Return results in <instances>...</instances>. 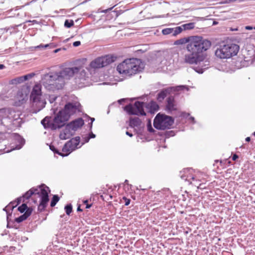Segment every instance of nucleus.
<instances>
[{"label":"nucleus","mask_w":255,"mask_h":255,"mask_svg":"<svg viewBox=\"0 0 255 255\" xmlns=\"http://www.w3.org/2000/svg\"><path fill=\"white\" fill-rule=\"evenodd\" d=\"M211 45V42L200 36H193L187 44L188 53L184 56V62L190 64H197L204 58L203 53Z\"/></svg>","instance_id":"1"},{"label":"nucleus","mask_w":255,"mask_h":255,"mask_svg":"<svg viewBox=\"0 0 255 255\" xmlns=\"http://www.w3.org/2000/svg\"><path fill=\"white\" fill-rule=\"evenodd\" d=\"M144 68V64L138 58H129L120 63L117 70L120 73L126 76L131 77L141 72Z\"/></svg>","instance_id":"2"},{"label":"nucleus","mask_w":255,"mask_h":255,"mask_svg":"<svg viewBox=\"0 0 255 255\" xmlns=\"http://www.w3.org/2000/svg\"><path fill=\"white\" fill-rule=\"evenodd\" d=\"M49 192H50L49 187L43 184L36 187H33L22 196L23 202H24V199H28L32 195H37L40 197V203L38 207V210L42 212L47 207L49 200Z\"/></svg>","instance_id":"3"},{"label":"nucleus","mask_w":255,"mask_h":255,"mask_svg":"<svg viewBox=\"0 0 255 255\" xmlns=\"http://www.w3.org/2000/svg\"><path fill=\"white\" fill-rule=\"evenodd\" d=\"M42 83L47 90L51 92L62 89L65 85V82L60 79L56 72L45 74L42 78Z\"/></svg>","instance_id":"4"},{"label":"nucleus","mask_w":255,"mask_h":255,"mask_svg":"<svg viewBox=\"0 0 255 255\" xmlns=\"http://www.w3.org/2000/svg\"><path fill=\"white\" fill-rule=\"evenodd\" d=\"M239 46L237 44L230 43L221 45L215 51V55L220 59H228L237 54Z\"/></svg>","instance_id":"5"},{"label":"nucleus","mask_w":255,"mask_h":255,"mask_svg":"<svg viewBox=\"0 0 255 255\" xmlns=\"http://www.w3.org/2000/svg\"><path fill=\"white\" fill-rule=\"evenodd\" d=\"M84 124V120L82 118L76 119L68 124L65 128L61 131L59 138L62 140H65L73 136L75 131Z\"/></svg>","instance_id":"6"},{"label":"nucleus","mask_w":255,"mask_h":255,"mask_svg":"<svg viewBox=\"0 0 255 255\" xmlns=\"http://www.w3.org/2000/svg\"><path fill=\"white\" fill-rule=\"evenodd\" d=\"M174 121V119L172 117L158 113L154 119L153 126L157 129L165 130L170 128Z\"/></svg>","instance_id":"7"},{"label":"nucleus","mask_w":255,"mask_h":255,"mask_svg":"<svg viewBox=\"0 0 255 255\" xmlns=\"http://www.w3.org/2000/svg\"><path fill=\"white\" fill-rule=\"evenodd\" d=\"M41 85L39 84H35L31 92L30 99L33 103H36V106H39L38 111L45 107L46 104L45 101L41 100Z\"/></svg>","instance_id":"8"},{"label":"nucleus","mask_w":255,"mask_h":255,"mask_svg":"<svg viewBox=\"0 0 255 255\" xmlns=\"http://www.w3.org/2000/svg\"><path fill=\"white\" fill-rule=\"evenodd\" d=\"M64 114V112L61 110L59 111L54 117L53 121L52 122H48L49 128L52 130H55L63 127L69 119L68 116Z\"/></svg>","instance_id":"9"},{"label":"nucleus","mask_w":255,"mask_h":255,"mask_svg":"<svg viewBox=\"0 0 255 255\" xmlns=\"http://www.w3.org/2000/svg\"><path fill=\"white\" fill-rule=\"evenodd\" d=\"M64 114V112L61 110L59 111L54 117L53 121L52 122H48L49 128L52 130H55L63 127L69 119L68 116Z\"/></svg>","instance_id":"10"},{"label":"nucleus","mask_w":255,"mask_h":255,"mask_svg":"<svg viewBox=\"0 0 255 255\" xmlns=\"http://www.w3.org/2000/svg\"><path fill=\"white\" fill-rule=\"evenodd\" d=\"M146 103L143 102L136 101L132 105L130 104L125 107L124 110L129 115L145 116L146 113L144 111V107Z\"/></svg>","instance_id":"11"},{"label":"nucleus","mask_w":255,"mask_h":255,"mask_svg":"<svg viewBox=\"0 0 255 255\" xmlns=\"http://www.w3.org/2000/svg\"><path fill=\"white\" fill-rule=\"evenodd\" d=\"M80 137L76 136L72 138L68 141L63 146L62 151L66 153L64 154V156H68L72 151L78 148V146L80 143Z\"/></svg>","instance_id":"12"},{"label":"nucleus","mask_w":255,"mask_h":255,"mask_svg":"<svg viewBox=\"0 0 255 255\" xmlns=\"http://www.w3.org/2000/svg\"><path fill=\"white\" fill-rule=\"evenodd\" d=\"M81 106L78 102H68L65 105L64 109L61 111L64 112V115L68 116L69 119L71 116L81 111Z\"/></svg>","instance_id":"13"},{"label":"nucleus","mask_w":255,"mask_h":255,"mask_svg":"<svg viewBox=\"0 0 255 255\" xmlns=\"http://www.w3.org/2000/svg\"><path fill=\"white\" fill-rule=\"evenodd\" d=\"M78 67H66L59 72H56L60 79L65 83L66 80H69L71 77L75 76L76 72L78 71Z\"/></svg>","instance_id":"14"},{"label":"nucleus","mask_w":255,"mask_h":255,"mask_svg":"<svg viewBox=\"0 0 255 255\" xmlns=\"http://www.w3.org/2000/svg\"><path fill=\"white\" fill-rule=\"evenodd\" d=\"M192 169L185 168L180 172L179 176L181 178L185 181L189 182V184L192 183L191 180H194L195 177L192 175Z\"/></svg>","instance_id":"15"},{"label":"nucleus","mask_w":255,"mask_h":255,"mask_svg":"<svg viewBox=\"0 0 255 255\" xmlns=\"http://www.w3.org/2000/svg\"><path fill=\"white\" fill-rule=\"evenodd\" d=\"M192 169L185 168L180 172L179 176L181 178L185 181L189 182V184L192 183L191 180H194L195 177L192 175Z\"/></svg>","instance_id":"16"},{"label":"nucleus","mask_w":255,"mask_h":255,"mask_svg":"<svg viewBox=\"0 0 255 255\" xmlns=\"http://www.w3.org/2000/svg\"><path fill=\"white\" fill-rule=\"evenodd\" d=\"M192 169L185 168L180 172L179 176L181 178L185 181L189 182V184L192 183L191 180H194L195 177L192 175Z\"/></svg>","instance_id":"17"},{"label":"nucleus","mask_w":255,"mask_h":255,"mask_svg":"<svg viewBox=\"0 0 255 255\" xmlns=\"http://www.w3.org/2000/svg\"><path fill=\"white\" fill-rule=\"evenodd\" d=\"M166 105L165 107V110L167 114H171L172 111L177 110L176 105L175 104L174 98L173 96H169L166 100Z\"/></svg>","instance_id":"18"},{"label":"nucleus","mask_w":255,"mask_h":255,"mask_svg":"<svg viewBox=\"0 0 255 255\" xmlns=\"http://www.w3.org/2000/svg\"><path fill=\"white\" fill-rule=\"evenodd\" d=\"M198 64L197 66L194 67L195 71L199 74H202L204 72V70L209 68V62L208 61H203V59L199 61L196 64Z\"/></svg>","instance_id":"19"},{"label":"nucleus","mask_w":255,"mask_h":255,"mask_svg":"<svg viewBox=\"0 0 255 255\" xmlns=\"http://www.w3.org/2000/svg\"><path fill=\"white\" fill-rule=\"evenodd\" d=\"M172 89V87H169L163 89L160 91L157 95V101L159 102H161L164 98L171 92Z\"/></svg>","instance_id":"20"},{"label":"nucleus","mask_w":255,"mask_h":255,"mask_svg":"<svg viewBox=\"0 0 255 255\" xmlns=\"http://www.w3.org/2000/svg\"><path fill=\"white\" fill-rule=\"evenodd\" d=\"M78 70L75 74V78L80 80H86L87 74L85 70L81 67H78Z\"/></svg>","instance_id":"21"},{"label":"nucleus","mask_w":255,"mask_h":255,"mask_svg":"<svg viewBox=\"0 0 255 255\" xmlns=\"http://www.w3.org/2000/svg\"><path fill=\"white\" fill-rule=\"evenodd\" d=\"M103 67L106 66L114 62L115 61L116 57L111 55H106L104 57H100Z\"/></svg>","instance_id":"22"},{"label":"nucleus","mask_w":255,"mask_h":255,"mask_svg":"<svg viewBox=\"0 0 255 255\" xmlns=\"http://www.w3.org/2000/svg\"><path fill=\"white\" fill-rule=\"evenodd\" d=\"M141 124V120L137 117L130 118L129 119V126L131 128L139 127Z\"/></svg>","instance_id":"23"},{"label":"nucleus","mask_w":255,"mask_h":255,"mask_svg":"<svg viewBox=\"0 0 255 255\" xmlns=\"http://www.w3.org/2000/svg\"><path fill=\"white\" fill-rule=\"evenodd\" d=\"M90 66L91 68L94 69H98L103 67V64L100 57L96 58L94 60L92 61L90 63Z\"/></svg>","instance_id":"24"},{"label":"nucleus","mask_w":255,"mask_h":255,"mask_svg":"<svg viewBox=\"0 0 255 255\" xmlns=\"http://www.w3.org/2000/svg\"><path fill=\"white\" fill-rule=\"evenodd\" d=\"M22 198H23L22 197H20L17 198L16 201L11 202L8 205L6 206L3 209V210L7 212L6 210L8 209V208H10L11 210H12L14 208H15L16 206H17L18 204L20 203Z\"/></svg>","instance_id":"25"},{"label":"nucleus","mask_w":255,"mask_h":255,"mask_svg":"<svg viewBox=\"0 0 255 255\" xmlns=\"http://www.w3.org/2000/svg\"><path fill=\"white\" fill-rule=\"evenodd\" d=\"M191 37H184L174 41V44L176 45H182L185 43H189Z\"/></svg>","instance_id":"26"},{"label":"nucleus","mask_w":255,"mask_h":255,"mask_svg":"<svg viewBox=\"0 0 255 255\" xmlns=\"http://www.w3.org/2000/svg\"><path fill=\"white\" fill-rule=\"evenodd\" d=\"M148 106L149 108V111L150 113H154L155 112H156L159 109L158 105L154 101H151L148 104Z\"/></svg>","instance_id":"27"},{"label":"nucleus","mask_w":255,"mask_h":255,"mask_svg":"<svg viewBox=\"0 0 255 255\" xmlns=\"http://www.w3.org/2000/svg\"><path fill=\"white\" fill-rule=\"evenodd\" d=\"M15 136L16 137L17 140L19 141V145H17L15 148L16 149H19L24 144V139L18 134H15Z\"/></svg>","instance_id":"28"},{"label":"nucleus","mask_w":255,"mask_h":255,"mask_svg":"<svg viewBox=\"0 0 255 255\" xmlns=\"http://www.w3.org/2000/svg\"><path fill=\"white\" fill-rule=\"evenodd\" d=\"M172 36H175L178 34L180 33L183 30L182 26H177L175 28H172Z\"/></svg>","instance_id":"29"},{"label":"nucleus","mask_w":255,"mask_h":255,"mask_svg":"<svg viewBox=\"0 0 255 255\" xmlns=\"http://www.w3.org/2000/svg\"><path fill=\"white\" fill-rule=\"evenodd\" d=\"M59 200V197L57 195H53L50 203V206L54 207Z\"/></svg>","instance_id":"30"},{"label":"nucleus","mask_w":255,"mask_h":255,"mask_svg":"<svg viewBox=\"0 0 255 255\" xmlns=\"http://www.w3.org/2000/svg\"><path fill=\"white\" fill-rule=\"evenodd\" d=\"M72 206L71 204H67L65 206L64 209L67 215H69L72 212Z\"/></svg>","instance_id":"31"},{"label":"nucleus","mask_w":255,"mask_h":255,"mask_svg":"<svg viewBox=\"0 0 255 255\" xmlns=\"http://www.w3.org/2000/svg\"><path fill=\"white\" fill-rule=\"evenodd\" d=\"M27 218V216L25 215L24 213L23 215L20 216L19 217L16 218L15 219V221L16 222L19 223L26 220Z\"/></svg>","instance_id":"32"},{"label":"nucleus","mask_w":255,"mask_h":255,"mask_svg":"<svg viewBox=\"0 0 255 255\" xmlns=\"http://www.w3.org/2000/svg\"><path fill=\"white\" fill-rule=\"evenodd\" d=\"M49 148L54 153L58 154L62 156H64V154L59 151V150L53 145H50Z\"/></svg>","instance_id":"33"},{"label":"nucleus","mask_w":255,"mask_h":255,"mask_svg":"<svg viewBox=\"0 0 255 255\" xmlns=\"http://www.w3.org/2000/svg\"><path fill=\"white\" fill-rule=\"evenodd\" d=\"M48 122H52V121H50L48 118L47 117H46L41 121V123L43 126L44 128H49V127L48 126V125L47 124Z\"/></svg>","instance_id":"34"},{"label":"nucleus","mask_w":255,"mask_h":255,"mask_svg":"<svg viewBox=\"0 0 255 255\" xmlns=\"http://www.w3.org/2000/svg\"><path fill=\"white\" fill-rule=\"evenodd\" d=\"M74 21L73 20L66 19L64 22V26L67 28H70L74 25Z\"/></svg>","instance_id":"35"},{"label":"nucleus","mask_w":255,"mask_h":255,"mask_svg":"<svg viewBox=\"0 0 255 255\" xmlns=\"http://www.w3.org/2000/svg\"><path fill=\"white\" fill-rule=\"evenodd\" d=\"M173 28H166L163 29L162 31V33L163 35H168L171 34L172 35Z\"/></svg>","instance_id":"36"},{"label":"nucleus","mask_w":255,"mask_h":255,"mask_svg":"<svg viewBox=\"0 0 255 255\" xmlns=\"http://www.w3.org/2000/svg\"><path fill=\"white\" fill-rule=\"evenodd\" d=\"M182 27H183L184 28H183L184 30L186 29H191L194 28V23H189L187 24H185L182 26Z\"/></svg>","instance_id":"37"},{"label":"nucleus","mask_w":255,"mask_h":255,"mask_svg":"<svg viewBox=\"0 0 255 255\" xmlns=\"http://www.w3.org/2000/svg\"><path fill=\"white\" fill-rule=\"evenodd\" d=\"M27 206L26 204H22L21 205L18 207V210L20 213H23L27 209Z\"/></svg>","instance_id":"38"},{"label":"nucleus","mask_w":255,"mask_h":255,"mask_svg":"<svg viewBox=\"0 0 255 255\" xmlns=\"http://www.w3.org/2000/svg\"><path fill=\"white\" fill-rule=\"evenodd\" d=\"M25 81L24 80L23 76L20 77L12 80V83H21Z\"/></svg>","instance_id":"39"},{"label":"nucleus","mask_w":255,"mask_h":255,"mask_svg":"<svg viewBox=\"0 0 255 255\" xmlns=\"http://www.w3.org/2000/svg\"><path fill=\"white\" fill-rule=\"evenodd\" d=\"M53 45V43H50V44H40L39 45H38L37 46H35V48L36 49L40 48H47L48 47H51Z\"/></svg>","instance_id":"40"},{"label":"nucleus","mask_w":255,"mask_h":255,"mask_svg":"<svg viewBox=\"0 0 255 255\" xmlns=\"http://www.w3.org/2000/svg\"><path fill=\"white\" fill-rule=\"evenodd\" d=\"M34 73H30V74H27V75L23 76V77L24 80L26 81V80H28L29 79L32 78L34 76Z\"/></svg>","instance_id":"41"},{"label":"nucleus","mask_w":255,"mask_h":255,"mask_svg":"<svg viewBox=\"0 0 255 255\" xmlns=\"http://www.w3.org/2000/svg\"><path fill=\"white\" fill-rule=\"evenodd\" d=\"M57 99V97L55 95H50L49 96V101L50 103L54 102Z\"/></svg>","instance_id":"42"},{"label":"nucleus","mask_w":255,"mask_h":255,"mask_svg":"<svg viewBox=\"0 0 255 255\" xmlns=\"http://www.w3.org/2000/svg\"><path fill=\"white\" fill-rule=\"evenodd\" d=\"M147 130L149 132H152L154 131V129L152 128L151 123L150 122L147 124Z\"/></svg>","instance_id":"43"},{"label":"nucleus","mask_w":255,"mask_h":255,"mask_svg":"<svg viewBox=\"0 0 255 255\" xmlns=\"http://www.w3.org/2000/svg\"><path fill=\"white\" fill-rule=\"evenodd\" d=\"M32 212V210L30 208H27V209L25 211V215L27 216V218L31 215Z\"/></svg>","instance_id":"44"},{"label":"nucleus","mask_w":255,"mask_h":255,"mask_svg":"<svg viewBox=\"0 0 255 255\" xmlns=\"http://www.w3.org/2000/svg\"><path fill=\"white\" fill-rule=\"evenodd\" d=\"M123 198L125 201V205L126 206H128L130 204V200L129 199H128L126 197H124Z\"/></svg>","instance_id":"45"},{"label":"nucleus","mask_w":255,"mask_h":255,"mask_svg":"<svg viewBox=\"0 0 255 255\" xmlns=\"http://www.w3.org/2000/svg\"><path fill=\"white\" fill-rule=\"evenodd\" d=\"M190 116L189 113H186L185 112H182L180 115V117L184 118H187Z\"/></svg>","instance_id":"46"},{"label":"nucleus","mask_w":255,"mask_h":255,"mask_svg":"<svg viewBox=\"0 0 255 255\" xmlns=\"http://www.w3.org/2000/svg\"><path fill=\"white\" fill-rule=\"evenodd\" d=\"M88 201L87 200H85V201H83V203L84 204L86 205V208L87 209H89L91 207L92 205L91 204H88Z\"/></svg>","instance_id":"47"},{"label":"nucleus","mask_w":255,"mask_h":255,"mask_svg":"<svg viewBox=\"0 0 255 255\" xmlns=\"http://www.w3.org/2000/svg\"><path fill=\"white\" fill-rule=\"evenodd\" d=\"M81 44V42L80 41H75L73 42V45L74 46V47H77L79 45H80Z\"/></svg>","instance_id":"48"},{"label":"nucleus","mask_w":255,"mask_h":255,"mask_svg":"<svg viewBox=\"0 0 255 255\" xmlns=\"http://www.w3.org/2000/svg\"><path fill=\"white\" fill-rule=\"evenodd\" d=\"M189 120L191 121L193 124L196 123L195 120L193 117H190Z\"/></svg>","instance_id":"49"},{"label":"nucleus","mask_w":255,"mask_h":255,"mask_svg":"<svg viewBox=\"0 0 255 255\" xmlns=\"http://www.w3.org/2000/svg\"><path fill=\"white\" fill-rule=\"evenodd\" d=\"M238 157H239L238 155H237L236 154H235L232 156V160L234 161H235L236 160H237L238 158Z\"/></svg>","instance_id":"50"},{"label":"nucleus","mask_w":255,"mask_h":255,"mask_svg":"<svg viewBox=\"0 0 255 255\" xmlns=\"http://www.w3.org/2000/svg\"><path fill=\"white\" fill-rule=\"evenodd\" d=\"M89 136L92 138H95L96 137V135L95 134H94L93 132H91L89 135Z\"/></svg>","instance_id":"51"},{"label":"nucleus","mask_w":255,"mask_h":255,"mask_svg":"<svg viewBox=\"0 0 255 255\" xmlns=\"http://www.w3.org/2000/svg\"><path fill=\"white\" fill-rule=\"evenodd\" d=\"M237 1V0H226L225 2H224V3H230V2H234V1Z\"/></svg>","instance_id":"52"},{"label":"nucleus","mask_w":255,"mask_h":255,"mask_svg":"<svg viewBox=\"0 0 255 255\" xmlns=\"http://www.w3.org/2000/svg\"><path fill=\"white\" fill-rule=\"evenodd\" d=\"M8 210H10L11 211H12L10 208H8V209H7V212L6 211V214H7V219L8 220V215L9 214H10V216H11V214H10L9 213V211H8Z\"/></svg>","instance_id":"53"},{"label":"nucleus","mask_w":255,"mask_h":255,"mask_svg":"<svg viewBox=\"0 0 255 255\" xmlns=\"http://www.w3.org/2000/svg\"><path fill=\"white\" fill-rule=\"evenodd\" d=\"M245 28H246V29H247V30H252V29H253V27H252V26H249V25H248V26H246L245 27Z\"/></svg>","instance_id":"54"},{"label":"nucleus","mask_w":255,"mask_h":255,"mask_svg":"<svg viewBox=\"0 0 255 255\" xmlns=\"http://www.w3.org/2000/svg\"><path fill=\"white\" fill-rule=\"evenodd\" d=\"M90 120H91V124H91V125H90V128H91L92 127V123L95 121V119L94 118H91Z\"/></svg>","instance_id":"55"},{"label":"nucleus","mask_w":255,"mask_h":255,"mask_svg":"<svg viewBox=\"0 0 255 255\" xmlns=\"http://www.w3.org/2000/svg\"><path fill=\"white\" fill-rule=\"evenodd\" d=\"M126 134L127 135H128V136H129L130 137H132L133 136V134L131 133H130L129 131H126Z\"/></svg>","instance_id":"56"},{"label":"nucleus","mask_w":255,"mask_h":255,"mask_svg":"<svg viewBox=\"0 0 255 255\" xmlns=\"http://www.w3.org/2000/svg\"><path fill=\"white\" fill-rule=\"evenodd\" d=\"M91 138L89 136L85 138V142H88Z\"/></svg>","instance_id":"57"},{"label":"nucleus","mask_w":255,"mask_h":255,"mask_svg":"<svg viewBox=\"0 0 255 255\" xmlns=\"http://www.w3.org/2000/svg\"><path fill=\"white\" fill-rule=\"evenodd\" d=\"M113 8V7H111L110 8H108L107 9H106V10H104L102 11L103 12H104V13H106L109 10H111Z\"/></svg>","instance_id":"58"},{"label":"nucleus","mask_w":255,"mask_h":255,"mask_svg":"<svg viewBox=\"0 0 255 255\" xmlns=\"http://www.w3.org/2000/svg\"><path fill=\"white\" fill-rule=\"evenodd\" d=\"M245 140L246 141L249 142L251 140V138H250V137H247L246 138Z\"/></svg>","instance_id":"59"},{"label":"nucleus","mask_w":255,"mask_h":255,"mask_svg":"<svg viewBox=\"0 0 255 255\" xmlns=\"http://www.w3.org/2000/svg\"><path fill=\"white\" fill-rule=\"evenodd\" d=\"M4 65L3 64H0V69H2L4 68Z\"/></svg>","instance_id":"60"},{"label":"nucleus","mask_w":255,"mask_h":255,"mask_svg":"<svg viewBox=\"0 0 255 255\" xmlns=\"http://www.w3.org/2000/svg\"><path fill=\"white\" fill-rule=\"evenodd\" d=\"M77 210L78 212H79V211H82V210L80 208V206H78L77 209Z\"/></svg>","instance_id":"61"},{"label":"nucleus","mask_w":255,"mask_h":255,"mask_svg":"<svg viewBox=\"0 0 255 255\" xmlns=\"http://www.w3.org/2000/svg\"><path fill=\"white\" fill-rule=\"evenodd\" d=\"M60 50V49H59H59H55V50L54 51V53H57V52H59Z\"/></svg>","instance_id":"62"},{"label":"nucleus","mask_w":255,"mask_h":255,"mask_svg":"<svg viewBox=\"0 0 255 255\" xmlns=\"http://www.w3.org/2000/svg\"><path fill=\"white\" fill-rule=\"evenodd\" d=\"M125 101V99H121L120 100H119V103L120 104H121L122 102L124 101Z\"/></svg>","instance_id":"63"},{"label":"nucleus","mask_w":255,"mask_h":255,"mask_svg":"<svg viewBox=\"0 0 255 255\" xmlns=\"http://www.w3.org/2000/svg\"><path fill=\"white\" fill-rule=\"evenodd\" d=\"M218 23V22L216 21H214L213 22V25H215L216 24H217Z\"/></svg>","instance_id":"64"}]
</instances>
